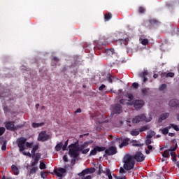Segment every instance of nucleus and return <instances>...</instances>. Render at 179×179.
Here are the masks:
<instances>
[{"instance_id":"nucleus-30","label":"nucleus","mask_w":179,"mask_h":179,"mask_svg":"<svg viewBox=\"0 0 179 179\" xmlns=\"http://www.w3.org/2000/svg\"><path fill=\"white\" fill-rule=\"evenodd\" d=\"M112 17H113V15H111V13H107L104 16V19L105 20H106V22H108V20H110Z\"/></svg>"},{"instance_id":"nucleus-39","label":"nucleus","mask_w":179,"mask_h":179,"mask_svg":"<svg viewBox=\"0 0 179 179\" xmlns=\"http://www.w3.org/2000/svg\"><path fill=\"white\" fill-rule=\"evenodd\" d=\"M178 148V145H177V144H176L175 147L171 146L170 148V149H169V152H176V150H177Z\"/></svg>"},{"instance_id":"nucleus-40","label":"nucleus","mask_w":179,"mask_h":179,"mask_svg":"<svg viewBox=\"0 0 179 179\" xmlns=\"http://www.w3.org/2000/svg\"><path fill=\"white\" fill-rule=\"evenodd\" d=\"M47 176H48V173L44 171L41 172V178L45 179V177H47Z\"/></svg>"},{"instance_id":"nucleus-54","label":"nucleus","mask_w":179,"mask_h":179,"mask_svg":"<svg viewBox=\"0 0 179 179\" xmlns=\"http://www.w3.org/2000/svg\"><path fill=\"white\" fill-rule=\"evenodd\" d=\"M106 87V85L102 84L99 87V90H100V92L103 91Z\"/></svg>"},{"instance_id":"nucleus-37","label":"nucleus","mask_w":179,"mask_h":179,"mask_svg":"<svg viewBox=\"0 0 179 179\" xmlns=\"http://www.w3.org/2000/svg\"><path fill=\"white\" fill-rule=\"evenodd\" d=\"M21 153H22V155H24V156H28V157H33V155H31V154L30 152H26L24 150L23 151H20Z\"/></svg>"},{"instance_id":"nucleus-50","label":"nucleus","mask_w":179,"mask_h":179,"mask_svg":"<svg viewBox=\"0 0 179 179\" xmlns=\"http://www.w3.org/2000/svg\"><path fill=\"white\" fill-rule=\"evenodd\" d=\"M5 127H0V136H2L3 134H5Z\"/></svg>"},{"instance_id":"nucleus-53","label":"nucleus","mask_w":179,"mask_h":179,"mask_svg":"<svg viewBox=\"0 0 179 179\" xmlns=\"http://www.w3.org/2000/svg\"><path fill=\"white\" fill-rule=\"evenodd\" d=\"M138 12L139 13H145V9L143 8V7H139Z\"/></svg>"},{"instance_id":"nucleus-21","label":"nucleus","mask_w":179,"mask_h":179,"mask_svg":"<svg viewBox=\"0 0 179 179\" xmlns=\"http://www.w3.org/2000/svg\"><path fill=\"white\" fill-rule=\"evenodd\" d=\"M149 23L151 24V26H159V24H160V22L155 19L150 20Z\"/></svg>"},{"instance_id":"nucleus-43","label":"nucleus","mask_w":179,"mask_h":179,"mask_svg":"<svg viewBox=\"0 0 179 179\" xmlns=\"http://www.w3.org/2000/svg\"><path fill=\"white\" fill-rule=\"evenodd\" d=\"M143 45H148L149 44V41L148 39H143L141 41Z\"/></svg>"},{"instance_id":"nucleus-38","label":"nucleus","mask_w":179,"mask_h":179,"mask_svg":"<svg viewBox=\"0 0 179 179\" xmlns=\"http://www.w3.org/2000/svg\"><path fill=\"white\" fill-rule=\"evenodd\" d=\"M38 164V159L34 158V162L31 164V167H34Z\"/></svg>"},{"instance_id":"nucleus-6","label":"nucleus","mask_w":179,"mask_h":179,"mask_svg":"<svg viewBox=\"0 0 179 179\" xmlns=\"http://www.w3.org/2000/svg\"><path fill=\"white\" fill-rule=\"evenodd\" d=\"M48 139H51V136L50 134H47V131H41L38 136V141L39 142H45L48 141Z\"/></svg>"},{"instance_id":"nucleus-22","label":"nucleus","mask_w":179,"mask_h":179,"mask_svg":"<svg viewBox=\"0 0 179 179\" xmlns=\"http://www.w3.org/2000/svg\"><path fill=\"white\" fill-rule=\"evenodd\" d=\"M130 143H132V146H135L136 148H141L143 145V144L138 143V141L136 140H131Z\"/></svg>"},{"instance_id":"nucleus-62","label":"nucleus","mask_w":179,"mask_h":179,"mask_svg":"<svg viewBox=\"0 0 179 179\" xmlns=\"http://www.w3.org/2000/svg\"><path fill=\"white\" fill-rule=\"evenodd\" d=\"M125 99H120V104H125Z\"/></svg>"},{"instance_id":"nucleus-47","label":"nucleus","mask_w":179,"mask_h":179,"mask_svg":"<svg viewBox=\"0 0 179 179\" xmlns=\"http://www.w3.org/2000/svg\"><path fill=\"white\" fill-rule=\"evenodd\" d=\"M3 110L5 114H7V113H9V108L6 107V105L3 106Z\"/></svg>"},{"instance_id":"nucleus-29","label":"nucleus","mask_w":179,"mask_h":179,"mask_svg":"<svg viewBox=\"0 0 179 179\" xmlns=\"http://www.w3.org/2000/svg\"><path fill=\"white\" fill-rule=\"evenodd\" d=\"M32 168L30 169V174H36V173H37V171H38V168L36 167V166H31Z\"/></svg>"},{"instance_id":"nucleus-49","label":"nucleus","mask_w":179,"mask_h":179,"mask_svg":"<svg viewBox=\"0 0 179 179\" xmlns=\"http://www.w3.org/2000/svg\"><path fill=\"white\" fill-rule=\"evenodd\" d=\"M167 87V85L166 84H162L160 87H159V90L163 91L165 90V89Z\"/></svg>"},{"instance_id":"nucleus-46","label":"nucleus","mask_w":179,"mask_h":179,"mask_svg":"<svg viewBox=\"0 0 179 179\" xmlns=\"http://www.w3.org/2000/svg\"><path fill=\"white\" fill-rule=\"evenodd\" d=\"M121 43H123L125 45H127V43L129 41V38H126L124 39H120Z\"/></svg>"},{"instance_id":"nucleus-59","label":"nucleus","mask_w":179,"mask_h":179,"mask_svg":"<svg viewBox=\"0 0 179 179\" xmlns=\"http://www.w3.org/2000/svg\"><path fill=\"white\" fill-rule=\"evenodd\" d=\"M63 160H64V162H68V157L66 155H64Z\"/></svg>"},{"instance_id":"nucleus-18","label":"nucleus","mask_w":179,"mask_h":179,"mask_svg":"<svg viewBox=\"0 0 179 179\" xmlns=\"http://www.w3.org/2000/svg\"><path fill=\"white\" fill-rule=\"evenodd\" d=\"M11 169H12V171L13 172V174L15 176H19L20 171H19V169L17 168V166H16L15 165L13 164L11 166Z\"/></svg>"},{"instance_id":"nucleus-34","label":"nucleus","mask_w":179,"mask_h":179,"mask_svg":"<svg viewBox=\"0 0 179 179\" xmlns=\"http://www.w3.org/2000/svg\"><path fill=\"white\" fill-rule=\"evenodd\" d=\"M139 131H136V130H133L130 132L131 135L132 136H138V135H139Z\"/></svg>"},{"instance_id":"nucleus-31","label":"nucleus","mask_w":179,"mask_h":179,"mask_svg":"<svg viewBox=\"0 0 179 179\" xmlns=\"http://www.w3.org/2000/svg\"><path fill=\"white\" fill-rule=\"evenodd\" d=\"M39 169L41 170H45L47 169L45 164L43 161L40 162Z\"/></svg>"},{"instance_id":"nucleus-13","label":"nucleus","mask_w":179,"mask_h":179,"mask_svg":"<svg viewBox=\"0 0 179 179\" xmlns=\"http://www.w3.org/2000/svg\"><path fill=\"white\" fill-rule=\"evenodd\" d=\"M131 139L128 137L124 138L122 141V143L119 145V148L121 149L122 148H124V146H128V145H129V142H130Z\"/></svg>"},{"instance_id":"nucleus-52","label":"nucleus","mask_w":179,"mask_h":179,"mask_svg":"<svg viewBox=\"0 0 179 179\" xmlns=\"http://www.w3.org/2000/svg\"><path fill=\"white\" fill-rule=\"evenodd\" d=\"M27 148H33V143L27 142L25 143Z\"/></svg>"},{"instance_id":"nucleus-64","label":"nucleus","mask_w":179,"mask_h":179,"mask_svg":"<svg viewBox=\"0 0 179 179\" xmlns=\"http://www.w3.org/2000/svg\"><path fill=\"white\" fill-rule=\"evenodd\" d=\"M175 135H176L175 133H169V136H171V137L174 136Z\"/></svg>"},{"instance_id":"nucleus-25","label":"nucleus","mask_w":179,"mask_h":179,"mask_svg":"<svg viewBox=\"0 0 179 179\" xmlns=\"http://www.w3.org/2000/svg\"><path fill=\"white\" fill-rule=\"evenodd\" d=\"M62 146H63L62 142H60L58 144H57V145L55 148L56 152H59V150L62 149Z\"/></svg>"},{"instance_id":"nucleus-3","label":"nucleus","mask_w":179,"mask_h":179,"mask_svg":"<svg viewBox=\"0 0 179 179\" xmlns=\"http://www.w3.org/2000/svg\"><path fill=\"white\" fill-rule=\"evenodd\" d=\"M143 121H145L146 122H150L152 121V118L150 117L149 118L146 117L145 114H141L136 116L132 120L133 124H138V122H143Z\"/></svg>"},{"instance_id":"nucleus-33","label":"nucleus","mask_w":179,"mask_h":179,"mask_svg":"<svg viewBox=\"0 0 179 179\" xmlns=\"http://www.w3.org/2000/svg\"><path fill=\"white\" fill-rule=\"evenodd\" d=\"M170 155V150H166L162 154L163 157L167 158Z\"/></svg>"},{"instance_id":"nucleus-55","label":"nucleus","mask_w":179,"mask_h":179,"mask_svg":"<svg viewBox=\"0 0 179 179\" xmlns=\"http://www.w3.org/2000/svg\"><path fill=\"white\" fill-rule=\"evenodd\" d=\"M119 173H120V174H125V173H126L125 169H124V168L121 167L120 169Z\"/></svg>"},{"instance_id":"nucleus-51","label":"nucleus","mask_w":179,"mask_h":179,"mask_svg":"<svg viewBox=\"0 0 179 179\" xmlns=\"http://www.w3.org/2000/svg\"><path fill=\"white\" fill-rule=\"evenodd\" d=\"M150 143H152L151 138H147V139L145 141V145H150Z\"/></svg>"},{"instance_id":"nucleus-8","label":"nucleus","mask_w":179,"mask_h":179,"mask_svg":"<svg viewBox=\"0 0 179 179\" xmlns=\"http://www.w3.org/2000/svg\"><path fill=\"white\" fill-rule=\"evenodd\" d=\"M133 157L134 160L136 162H138V163H141V162H143L145 160V155H143L141 152H136L135 155Z\"/></svg>"},{"instance_id":"nucleus-63","label":"nucleus","mask_w":179,"mask_h":179,"mask_svg":"<svg viewBox=\"0 0 179 179\" xmlns=\"http://www.w3.org/2000/svg\"><path fill=\"white\" fill-rule=\"evenodd\" d=\"M53 61H55V62H59V59H58V57H54L53 58Z\"/></svg>"},{"instance_id":"nucleus-61","label":"nucleus","mask_w":179,"mask_h":179,"mask_svg":"<svg viewBox=\"0 0 179 179\" xmlns=\"http://www.w3.org/2000/svg\"><path fill=\"white\" fill-rule=\"evenodd\" d=\"M78 113H82V109L78 108V109L76 110L75 114H78Z\"/></svg>"},{"instance_id":"nucleus-42","label":"nucleus","mask_w":179,"mask_h":179,"mask_svg":"<svg viewBox=\"0 0 179 179\" xmlns=\"http://www.w3.org/2000/svg\"><path fill=\"white\" fill-rule=\"evenodd\" d=\"M163 135H167L169 134V128H164L162 129Z\"/></svg>"},{"instance_id":"nucleus-27","label":"nucleus","mask_w":179,"mask_h":179,"mask_svg":"<svg viewBox=\"0 0 179 179\" xmlns=\"http://www.w3.org/2000/svg\"><path fill=\"white\" fill-rule=\"evenodd\" d=\"M43 125H44L43 122H41V123L33 122L31 124L33 128H39V127H43Z\"/></svg>"},{"instance_id":"nucleus-17","label":"nucleus","mask_w":179,"mask_h":179,"mask_svg":"<svg viewBox=\"0 0 179 179\" xmlns=\"http://www.w3.org/2000/svg\"><path fill=\"white\" fill-rule=\"evenodd\" d=\"M5 127L6 129L12 131L15 128V124L13 123V122L8 121L6 122Z\"/></svg>"},{"instance_id":"nucleus-16","label":"nucleus","mask_w":179,"mask_h":179,"mask_svg":"<svg viewBox=\"0 0 179 179\" xmlns=\"http://www.w3.org/2000/svg\"><path fill=\"white\" fill-rule=\"evenodd\" d=\"M170 107H176V108H179V101L177 99H172L169 101Z\"/></svg>"},{"instance_id":"nucleus-12","label":"nucleus","mask_w":179,"mask_h":179,"mask_svg":"<svg viewBox=\"0 0 179 179\" xmlns=\"http://www.w3.org/2000/svg\"><path fill=\"white\" fill-rule=\"evenodd\" d=\"M54 173L57 176V177H62V176H64V174L66 173V169L64 168H59L57 171L55 170Z\"/></svg>"},{"instance_id":"nucleus-14","label":"nucleus","mask_w":179,"mask_h":179,"mask_svg":"<svg viewBox=\"0 0 179 179\" xmlns=\"http://www.w3.org/2000/svg\"><path fill=\"white\" fill-rule=\"evenodd\" d=\"M148 75L149 72H148V71H143L139 74V77L143 80L144 83H146V82H148V78H146V76H148Z\"/></svg>"},{"instance_id":"nucleus-9","label":"nucleus","mask_w":179,"mask_h":179,"mask_svg":"<svg viewBox=\"0 0 179 179\" xmlns=\"http://www.w3.org/2000/svg\"><path fill=\"white\" fill-rule=\"evenodd\" d=\"M145 106V101L142 99L136 100L134 102V107L136 110H140Z\"/></svg>"},{"instance_id":"nucleus-41","label":"nucleus","mask_w":179,"mask_h":179,"mask_svg":"<svg viewBox=\"0 0 179 179\" xmlns=\"http://www.w3.org/2000/svg\"><path fill=\"white\" fill-rule=\"evenodd\" d=\"M35 157V159H36V160H40V157H41V153H40V152H38V153H36V154H35V155L34 156V157Z\"/></svg>"},{"instance_id":"nucleus-57","label":"nucleus","mask_w":179,"mask_h":179,"mask_svg":"<svg viewBox=\"0 0 179 179\" xmlns=\"http://www.w3.org/2000/svg\"><path fill=\"white\" fill-rule=\"evenodd\" d=\"M128 99L129 100H134V94H128Z\"/></svg>"},{"instance_id":"nucleus-26","label":"nucleus","mask_w":179,"mask_h":179,"mask_svg":"<svg viewBox=\"0 0 179 179\" xmlns=\"http://www.w3.org/2000/svg\"><path fill=\"white\" fill-rule=\"evenodd\" d=\"M38 149V145H35L31 150L32 157L34 158V156L36 155V151Z\"/></svg>"},{"instance_id":"nucleus-60","label":"nucleus","mask_w":179,"mask_h":179,"mask_svg":"<svg viewBox=\"0 0 179 179\" xmlns=\"http://www.w3.org/2000/svg\"><path fill=\"white\" fill-rule=\"evenodd\" d=\"M148 146V150H153V146L150 145H147Z\"/></svg>"},{"instance_id":"nucleus-20","label":"nucleus","mask_w":179,"mask_h":179,"mask_svg":"<svg viewBox=\"0 0 179 179\" xmlns=\"http://www.w3.org/2000/svg\"><path fill=\"white\" fill-rule=\"evenodd\" d=\"M1 142H3V145L1 146V150L4 151L6 150V140L3 139V138H0V143H1Z\"/></svg>"},{"instance_id":"nucleus-32","label":"nucleus","mask_w":179,"mask_h":179,"mask_svg":"<svg viewBox=\"0 0 179 179\" xmlns=\"http://www.w3.org/2000/svg\"><path fill=\"white\" fill-rule=\"evenodd\" d=\"M155 135H156V132L153 131H150V132H149L147 135V138H153V136H155Z\"/></svg>"},{"instance_id":"nucleus-48","label":"nucleus","mask_w":179,"mask_h":179,"mask_svg":"<svg viewBox=\"0 0 179 179\" xmlns=\"http://www.w3.org/2000/svg\"><path fill=\"white\" fill-rule=\"evenodd\" d=\"M171 127H172V128H173V129H175V131H179V128L177 124H171Z\"/></svg>"},{"instance_id":"nucleus-58","label":"nucleus","mask_w":179,"mask_h":179,"mask_svg":"<svg viewBox=\"0 0 179 179\" xmlns=\"http://www.w3.org/2000/svg\"><path fill=\"white\" fill-rule=\"evenodd\" d=\"M171 157H177V154L174 151H171Z\"/></svg>"},{"instance_id":"nucleus-23","label":"nucleus","mask_w":179,"mask_h":179,"mask_svg":"<svg viewBox=\"0 0 179 179\" xmlns=\"http://www.w3.org/2000/svg\"><path fill=\"white\" fill-rule=\"evenodd\" d=\"M105 52L106 54V55H113L115 54V51L113 48H110V49H106Z\"/></svg>"},{"instance_id":"nucleus-7","label":"nucleus","mask_w":179,"mask_h":179,"mask_svg":"<svg viewBox=\"0 0 179 179\" xmlns=\"http://www.w3.org/2000/svg\"><path fill=\"white\" fill-rule=\"evenodd\" d=\"M104 150H106L105 147L96 145L92 150L90 151L89 156H96L97 155V152H104Z\"/></svg>"},{"instance_id":"nucleus-10","label":"nucleus","mask_w":179,"mask_h":179,"mask_svg":"<svg viewBox=\"0 0 179 179\" xmlns=\"http://www.w3.org/2000/svg\"><path fill=\"white\" fill-rule=\"evenodd\" d=\"M105 153H106L108 156H113V155L117 154V148L110 146L105 150Z\"/></svg>"},{"instance_id":"nucleus-35","label":"nucleus","mask_w":179,"mask_h":179,"mask_svg":"<svg viewBox=\"0 0 179 179\" xmlns=\"http://www.w3.org/2000/svg\"><path fill=\"white\" fill-rule=\"evenodd\" d=\"M149 129V126H143L139 129V132H145V131H148Z\"/></svg>"},{"instance_id":"nucleus-45","label":"nucleus","mask_w":179,"mask_h":179,"mask_svg":"<svg viewBox=\"0 0 179 179\" xmlns=\"http://www.w3.org/2000/svg\"><path fill=\"white\" fill-rule=\"evenodd\" d=\"M68 142H69V140L65 141L64 145L62 146V150L64 151L66 150V148L68 147Z\"/></svg>"},{"instance_id":"nucleus-24","label":"nucleus","mask_w":179,"mask_h":179,"mask_svg":"<svg viewBox=\"0 0 179 179\" xmlns=\"http://www.w3.org/2000/svg\"><path fill=\"white\" fill-rule=\"evenodd\" d=\"M106 79L109 83H113V82H114V80L115 79V78H114L113 76H111V74H108L106 76Z\"/></svg>"},{"instance_id":"nucleus-56","label":"nucleus","mask_w":179,"mask_h":179,"mask_svg":"<svg viewBox=\"0 0 179 179\" xmlns=\"http://www.w3.org/2000/svg\"><path fill=\"white\" fill-rule=\"evenodd\" d=\"M132 86L134 89H138V87H139V84H138V83H134Z\"/></svg>"},{"instance_id":"nucleus-36","label":"nucleus","mask_w":179,"mask_h":179,"mask_svg":"<svg viewBox=\"0 0 179 179\" xmlns=\"http://www.w3.org/2000/svg\"><path fill=\"white\" fill-rule=\"evenodd\" d=\"M106 174L107 177L108 178V179H113V176L111 175V171H110V169L106 170Z\"/></svg>"},{"instance_id":"nucleus-28","label":"nucleus","mask_w":179,"mask_h":179,"mask_svg":"<svg viewBox=\"0 0 179 179\" xmlns=\"http://www.w3.org/2000/svg\"><path fill=\"white\" fill-rule=\"evenodd\" d=\"M78 176L80 177V179H92V176L88 175L87 176H85L86 175H81L80 173H78Z\"/></svg>"},{"instance_id":"nucleus-19","label":"nucleus","mask_w":179,"mask_h":179,"mask_svg":"<svg viewBox=\"0 0 179 179\" xmlns=\"http://www.w3.org/2000/svg\"><path fill=\"white\" fill-rule=\"evenodd\" d=\"M143 96H148L150 94V88H143L141 90Z\"/></svg>"},{"instance_id":"nucleus-1","label":"nucleus","mask_w":179,"mask_h":179,"mask_svg":"<svg viewBox=\"0 0 179 179\" xmlns=\"http://www.w3.org/2000/svg\"><path fill=\"white\" fill-rule=\"evenodd\" d=\"M88 146L89 142L87 141L85 142L80 145L76 143H72L69 146V155L71 157H73V159H76V157L79 156V152H82L83 155H87V153H89L90 151V148H86Z\"/></svg>"},{"instance_id":"nucleus-44","label":"nucleus","mask_w":179,"mask_h":179,"mask_svg":"<svg viewBox=\"0 0 179 179\" xmlns=\"http://www.w3.org/2000/svg\"><path fill=\"white\" fill-rule=\"evenodd\" d=\"M166 78H174V73L169 72L166 74Z\"/></svg>"},{"instance_id":"nucleus-4","label":"nucleus","mask_w":179,"mask_h":179,"mask_svg":"<svg viewBox=\"0 0 179 179\" xmlns=\"http://www.w3.org/2000/svg\"><path fill=\"white\" fill-rule=\"evenodd\" d=\"M27 139L24 137H20L17 139L16 143L19 148L20 152H23L26 149V141Z\"/></svg>"},{"instance_id":"nucleus-15","label":"nucleus","mask_w":179,"mask_h":179,"mask_svg":"<svg viewBox=\"0 0 179 179\" xmlns=\"http://www.w3.org/2000/svg\"><path fill=\"white\" fill-rule=\"evenodd\" d=\"M170 115V113H162L159 117L158 118V122H163L164 120H167Z\"/></svg>"},{"instance_id":"nucleus-11","label":"nucleus","mask_w":179,"mask_h":179,"mask_svg":"<svg viewBox=\"0 0 179 179\" xmlns=\"http://www.w3.org/2000/svg\"><path fill=\"white\" fill-rule=\"evenodd\" d=\"M96 169L94 167L87 168L85 170H83L82 172H80V174L82 176H87V174H92L93 173H95Z\"/></svg>"},{"instance_id":"nucleus-2","label":"nucleus","mask_w":179,"mask_h":179,"mask_svg":"<svg viewBox=\"0 0 179 179\" xmlns=\"http://www.w3.org/2000/svg\"><path fill=\"white\" fill-rule=\"evenodd\" d=\"M123 167L127 171H129L135 167V159L132 155H126L123 158Z\"/></svg>"},{"instance_id":"nucleus-5","label":"nucleus","mask_w":179,"mask_h":179,"mask_svg":"<svg viewBox=\"0 0 179 179\" xmlns=\"http://www.w3.org/2000/svg\"><path fill=\"white\" fill-rule=\"evenodd\" d=\"M110 108H111V113L113 115L114 114L118 115L122 113V106H121V104L120 103L111 105Z\"/></svg>"}]
</instances>
